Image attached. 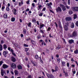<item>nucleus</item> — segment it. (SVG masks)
Here are the masks:
<instances>
[{"label": "nucleus", "instance_id": "obj_48", "mask_svg": "<svg viewBox=\"0 0 78 78\" xmlns=\"http://www.w3.org/2000/svg\"><path fill=\"white\" fill-rule=\"evenodd\" d=\"M45 9L46 8L45 7H44L43 9L42 10V11H45Z\"/></svg>", "mask_w": 78, "mask_h": 78}, {"label": "nucleus", "instance_id": "obj_50", "mask_svg": "<svg viewBox=\"0 0 78 78\" xmlns=\"http://www.w3.org/2000/svg\"><path fill=\"white\" fill-rule=\"evenodd\" d=\"M71 61L72 62H73V61H74V60L73 59V58H71Z\"/></svg>", "mask_w": 78, "mask_h": 78}, {"label": "nucleus", "instance_id": "obj_21", "mask_svg": "<svg viewBox=\"0 0 78 78\" xmlns=\"http://www.w3.org/2000/svg\"><path fill=\"white\" fill-rule=\"evenodd\" d=\"M58 25L59 27H60L61 28H62V26H61V22H60V21H58Z\"/></svg>", "mask_w": 78, "mask_h": 78}, {"label": "nucleus", "instance_id": "obj_56", "mask_svg": "<svg viewBox=\"0 0 78 78\" xmlns=\"http://www.w3.org/2000/svg\"><path fill=\"white\" fill-rule=\"evenodd\" d=\"M12 54L13 55V56H16V55L14 52L13 53H12Z\"/></svg>", "mask_w": 78, "mask_h": 78}, {"label": "nucleus", "instance_id": "obj_38", "mask_svg": "<svg viewBox=\"0 0 78 78\" xmlns=\"http://www.w3.org/2000/svg\"><path fill=\"white\" fill-rule=\"evenodd\" d=\"M42 6L41 5H38V8H39V9H41V7H42Z\"/></svg>", "mask_w": 78, "mask_h": 78}, {"label": "nucleus", "instance_id": "obj_7", "mask_svg": "<svg viewBox=\"0 0 78 78\" xmlns=\"http://www.w3.org/2000/svg\"><path fill=\"white\" fill-rule=\"evenodd\" d=\"M65 19L66 21H70L72 20V17H68L66 18Z\"/></svg>", "mask_w": 78, "mask_h": 78}, {"label": "nucleus", "instance_id": "obj_53", "mask_svg": "<svg viewBox=\"0 0 78 78\" xmlns=\"http://www.w3.org/2000/svg\"><path fill=\"white\" fill-rule=\"evenodd\" d=\"M50 30H51V28H50V27H49L47 31H50Z\"/></svg>", "mask_w": 78, "mask_h": 78}, {"label": "nucleus", "instance_id": "obj_49", "mask_svg": "<svg viewBox=\"0 0 78 78\" xmlns=\"http://www.w3.org/2000/svg\"><path fill=\"white\" fill-rule=\"evenodd\" d=\"M5 7L4 6H3L2 7V10L3 11V9H5Z\"/></svg>", "mask_w": 78, "mask_h": 78}, {"label": "nucleus", "instance_id": "obj_8", "mask_svg": "<svg viewBox=\"0 0 78 78\" xmlns=\"http://www.w3.org/2000/svg\"><path fill=\"white\" fill-rule=\"evenodd\" d=\"M48 8L49 9H51V5H52V3L51 2H50V3H47V4Z\"/></svg>", "mask_w": 78, "mask_h": 78}, {"label": "nucleus", "instance_id": "obj_14", "mask_svg": "<svg viewBox=\"0 0 78 78\" xmlns=\"http://www.w3.org/2000/svg\"><path fill=\"white\" fill-rule=\"evenodd\" d=\"M70 27L71 28H73L75 27V26L74 25V23H71V24Z\"/></svg>", "mask_w": 78, "mask_h": 78}, {"label": "nucleus", "instance_id": "obj_2", "mask_svg": "<svg viewBox=\"0 0 78 78\" xmlns=\"http://www.w3.org/2000/svg\"><path fill=\"white\" fill-rule=\"evenodd\" d=\"M68 25L69 24L66 23V24L64 26V28L66 31H67V30H69L68 27H67V26H68Z\"/></svg>", "mask_w": 78, "mask_h": 78}, {"label": "nucleus", "instance_id": "obj_4", "mask_svg": "<svg viewBox=\"0 0 78 78\" xmlns=\"http://www.w3.org/2000/svg\"><path fill=\"white\" fill-rule=\"evenodd\" d=\"M77 36V33L75 31H74L72 35H71V37H75Z\"/></svg>", "mask_w": 78, "mask_h": 78}, {"label": "nucleus", "instance_id": "obj_18", "mask_svg": "<svg viewBox=\"0 0 78 78\" xmlns=\"http://www.w3.org/2000/svg\"><path fill=\"white\" fill-rule=\"evenodd\" d=\"M14 73L16 75H17L18 74L19 72H18V71H17V70H15L14 71Z\"/></svg>", "mask_w": 78, "mask_h": 78}, {"label": "nucleus", "instance_id": "obj_3", "mask_svg": "<svg viewBox=\"0 0 78 78\" xmlns=\"http://www.w3.org/2000/svg\"><path fill=\"white\" fill-rule=\"evenodd\" d=\"M56 11L57 12H62V9H61V8L59 7H58V8H56Z\"/></svg>", "mask_w": 78, "mask_h": 78}, {"label": "nucleus", "instance_id": "obj_1", "mask_svg": "<svg viewBox=\"0 0 78 78\" xmlns=\"http://www.w3.org/2000/svg\"><path fill=\"white\" fill-rule=\"evenodd\" d=\"M59 6L60 7H61V8H62V11H66V7L64 5H63L62 4H60L59 5Z\"/></svg>", "mask_w": 78, "mask_h": 78}, {"label": "nucleus", "instance_id": "obj_31", "mask_svg": "<svg viewBox=\"0 0 78 78\" xmlns=\"http://www.w3.org/2000/svg\"><path fill=\"white\" fill-rule=\"evenodd\" d=\"M26 32H27V30H26V29H24L23 30V33H24V34H26Z\"/></svg>", "mask_w": 78, "mask_h": 78}, {"label": "nucleus", "instance_id": "obj_20", "mask_svg": "<svg viewBox=\"0 0 78 78\" xmlns=\"http://www.w3.org/2000/svg\"><path fill=\"white\" fill-rule=\"evenodd\" d=\"M32 22H34V23H36V19L34 18L32 19Z\"/></svg>", "mask_w": 78, "mask_h": 78}, {"label": "nucleus", "instance_id": "obj_15", "mask_svg": "<svg viewBox=\"0 0 78 78\" xmlns=\"http://www.w3.org/2000/svg\"><path fill=\"white\" fill-rule=\"evenodd\" d=\"M17 67H18V69H22V67L20 65H19L17 66Z\"/></svg>", "mask_w": 78, "mask_h": 78}, {"label": "nucleus", "instance_id": "obj_25", "mask_svg": "<svg viewBox=\"0 0 78 78\" xmlns=\"http://www.w3.org/2000/svg\"><path fill=\"white\" fill-rule=\"evenodd\" d=\"M58 70V66H55V72H56Z\"/></svg>", "mask_w": 78, "mask_h": 78}, {"label": "nucleus", "instance_id": "obj_27", "mask_svg": "<svg viewBox=\"0 0 78 78\" xmlns=\"http://www.w3.org/2000/svg\"><path fill=\"white\" fill-rule=\"evenodd\" d=\"M62 66H64V65L65 64V62L62 61Z\"/></svg>", "mask_w": 78, "mask_h": 78}, {"label": "nucleus", "instance_id": "obj_59", "mask_svg": "<svg viewBox=\"0 0 78 78\" xmlns=\"http://www.w3.org/2000/svg\"><path fill=\"white\" fill-rule=\"evenodd\" d=\"M16 12H15V11L13 12V14H14V15H16V14H17V13H16Z\"/></svg>", "mask_w": 78, "mask_h": 78}, {"label": "nucleus", "instance_id": "obj_58", "mask_svg": "<svg viewBox=\"0 0 78 78\" xmlns=\"http://www.w3.org/2000/svg\"><path fill=\"white\" fill-rule=\"evenodd\" d=\"M52 72H55V70H54V69H52L51 70Z\"/></svg>", "mask_w": 78, "mask_h": 78}, {"label": "nucleus", "instance_id": "obj_40", "mask_svg": "<svg viewBox=\"0 0 78 78\" xmlns=\"http://www.w3.org/2000/svg\"><path fill=\"white\" fill-rule=\"evenodd\" d=\"M70 0H68V4L69 5H70Z\"/></svg>", "mask_w": 78, "mask_h": 78}, {"label": "nucleus", "instance_id": "obj_60", "mask_svg": "<svg viewBox=\"0 0 78 78\" xmlns=\"http://www.w3.org/2000/svg\"><path fill=\"white\" fill-rule=\"evenodd\" d=\"M32 6H33V7H34L35 6V5H34V3H33L32 4Z\"/></svg>", "mask_w": 78, "mask_h": 78}, {"label": "nucleus", "instance_id": "obj_13", "mask_svg": "<svg viewBox=\"0 0 78 78\" xmlns=\"http://www.w3.org/2000/svg\"><path fill=\"white\" fill-rule=\"evenodd\" d=\"M69 44H72V43H74V40H70L69 41Z\"/></svg>", "mask_w": 78, "mask_h": 78}, {"label": "nucleus", "instance_id": "obj_33", "mask_svg": "<svg viewBox=\"0 0 78 78\" xmlns=\"http://www.w3.org/2000/svg\"><path fill=\"white\" fill-rule=\"evenodd\" d=\"M6 10L7 11H9V8L8 7H7L6 8Z\"/></svg>", "mask_w": 78, "mask_h": 78}, {"label": "nucleus", "instance_id": "obj_19", "mask_svg": "<svg viewBox=\"0 0 78 78\" xmlns=\"http://www.w3.org/2000/svg\"><path fill=\"white\" fill-rule=\"evenodd\" d=\"M3 50V46L0 44V51H2Z\"/></svg>", "mask_w": 78, "mask_h": 78}, {"label": "nucleus", "instance_id": "obj_34", "mask_svg": "<svg viewBox=\"0 0 78 78\" xmlns=\"http://www.w3.org/2000/svg\"><path fill=\"white\" fill-rule=\"evenodd\" d=\"M25 51L26 52L28 51V50H29V48H25Z\"/></svg>", "mask_w": 78, "mask_h": 78}, {"label": "nucleus", "instance_id": "obj_11", "mask_svg": "<svg viewBox=\"0 0 78 78\" xmlns=\"http://www.w3.org/2000/svg\"><path fill=\"white\" fill-rule=\"evenodd\" d=\"M11 61H12V62H15L16 61V58H14V57H12L11 58Z\"/></svg>", "mask_w": 78, "mask_h": 78}, {"label": "nucleus", "instance_id": "obj_57", "mask_svg": "<svg viewBox=\"0 0 78 78\" xmlns=\"http://www.w3.org/2000/svg\"><path fill=\"white\" fill-rule=\"evenodd\" d=\"M11 52H12V53H14V51L12 49H11Z\"/></svg>", "mask_w": 78, "mask_h": 78}, {"label": "nucleus", "instance_id": "obj_47", "mask_svg": "<svg viewBox=\"0 0 78 78\" xmlns=\"http://www.w3.org/2000/svg\"><path fill=\"white\" fill-rule=\"evenodd\" d=\"M76 25L77 26V27H78V21H77L76 22Z\"/></svg>", "mask_w": 78, "mask_h": 78}, {"label": "nucleus", "instance_id": "obj_6", "mask_svg": "<svg viewBox=\"0 0 78 78\" xmlns=\"http://www.w3.org/2000/svg\"><path fill=\"white\" fill-rule=\"evenodd\" d=\"M47 76L48 78H54V76L53 75L51 74H49L48 73L47 74Z\"/></svg>", "mask_w": 78, "mask_h": 78}, {"label": "nucleus", "instance_id": "obj_9", "mask_svg": "<svg viewBox=\"0 0 78 78\" xmlns=\"http://www.w3.org/2000/svg\"><path fill=\"white\" fill-rule=\"evenodd\" d=\"M73 11H78V7H73Z\"/></svg>", "mask_w": 78, "mask_h": 78}, {"label": "nucleus", "instance_id": "obj_41", "mask_svg": "<svg viewBox=\"0 0 78 78\" xmlns=\"http://www.w3.org/2000/svg\"><path fill=\"white\" fill-rule=\"evenodd\" d=\"M35 57L36 59H39V56L37 55H36Z\"/></svg>", "mask_w": 78, "mask_h": 78}, {"label": "nucleus", "instance_id": "obj_24", "mask_svg": "<svg viewBox=\"0 0 78 78\" xmlns=\"http://www.w3.org/2000/svg\"><path fill=\"white\" fill-rule=\"evenodd\" d=\"M57 60L58 62V63H59V62H61V59H60V58L57 59Z\"/></svg>", "mask_w": 78, "mask_h": 78}, {"label": "nucleus", "instance_id": "obj_12", "mask_svg": "<svg viewBox=\"0 0 78 78\" xmlns=\"http://www.w3.org/2000/svg\"><path fill=\"white\" fill-rule=\"evenodd\" d=\"M2 67L3 69H6L8 67V66L6 64H4L2 66Z\"/></svg>", "mask_w": 78, "mask_h": 78}, {"label": "nucleus", "instance_id": "obj_30", "mask_svg": "<svg viewBox=\"0 0 78 78\" xmlns=\"http://www.w3.org/2000/svg\"><path fill=\"white\" fill-rule=\"evenodd\" d=\"M74 53H75V54H78V50L76 49V51H74Z\"/></svg>", "mask_w": 78, "mask_h": 78}, {"label": "nucleus", "instance_id": "obj_32", "mask_svg": "<svg viewBox=\"0 0 78 78\" xmlns=\"http://www.w3.org/2000/svg\"><path fill=\"white\" fill-rule=\"evenodd\" d=\"M11 21L12 22H14V21H15V18H12L11 19Z\"/></svg>", "mask_w": 78, "mask_h": 78}, {"label": "nucleus", "instance_id": "obj_35", "mask_svg": "<svg viewBox=\"0 0 78 78\" xmlns=\"http://www.w3.org/2000/svg\"><path fill=\"white\" fill-rule=\"evenodd\" d=\"M3 63V61H0V66H1L2 65V64Z\"/></svg>", "mask_w": 78, "mask_h": 78}, {"label": "nucleus", "instance_id": "obj_52", "mask_svg": "<svg viewBox=\"0 0 78 78\" xmlns=\"http://www.w3.org/2000/svg\"><path fill=\"white\" fill-rule=\"evenodd\" d=\"M67 66L68 67H69V63H67Z\"/></svg>", "mask_w": 78, "mask_h": 78}, {"label": "nucleus", "instance_id": "obj_61", "mask_svg": "<svg viewBox=\"0 0 78 78\" xmlns=\"http://www.w3.org/2000/svg\"><path fill=\"white\" fill-rule=\"evenodd\" d=\"M42 15H43L42 13H41L39 14V16H42Z\"/></svg>", "mask_w": 78, "mask_h": 78}, {"label": "nucleus", "instance_id": "obj_55", "mask_svg": "<svg viewBox=\"0 0 78 78\" xmlns=\"http://www.w3.org/2000/svg\"><path fill=\"white\" fill-rule=\"evenodd\" d=\"M1 44H3V43H4V41L3 40H1Z\"/></svg>", "mask_w": 78, "mask_h": 78}, {"label": "nucleus", "instance_id": "obj_46", "mask_svg": "<svg viewBox=\"0 0 78 78\" xmlns=\"http://www.w3.org/2000/svg\"><path fill=\"white\" fill-rule=\"evenodd\" d=\"M65 75L66 76H68V73H65Z\"/></svg>", "mask_w": 78, "mask_h": 78}, {"label": "nucleus", "instance_id": "obj_28", "mask_svg": "<svg viewBox=\"0 0 78 78\" xmlns=\"http://www.w3.org/2000/svg\"><path fill=\"white\" fill-rule=\"evenodd\" d=\"M69 14L71 15L73 14V12L72 10H69Z\"/></svg>", "mask_w": 78, "mask_h": 78}, {"label": "nucleus", "instance_id": "obj_51", "mask_svg": "<svg viewBox=\"0 0 78 78\" xmlns=\"http://www.w3.org/2000/svg\"><path fill=\"white\" fill-rule=\"evenodd\" d=\"M72 72H73V74H75L76 73V71H73V70H72Z\"/></svg>", "mask_w": 78, "mask_h": 78}, {"label": "nucleus", "instance_id": "obj_17", "mask_svg": "<svg viewBox=\"0 0 78 78\" xmlns=\"http://www.w3.org/2000/svg\"><path fill=\"white\" fill-rule=\"evenodd\" d=\"M4 17L5 19H7L8 18V15L6 13L4 14Z\"/></svg>", "mask_w": 78, "mask_h": 78}, {"label": "nucleus", "instance_id": "obj_26", "mask_svg": "<svg viewBox=\"0 0 78 78\" xmlns=\"http://www.w3.org/2000/svg\"><path fill=\"white\" fill-rule=\"evenodd\" d=\"M4 49H6L7 48V46L6 45L4 44L3 46Z\"/></svg>", "mask_w": 78, "mask_h": 78}, {"label": "nucleus", "instance_id": "obj_62", "mask_svg": "<svg viewBox=\"0 0 78 78\" xmlns=\"http://www.w3.org/2000/svg\"><path fill=\"white\" fill-rule=\"evenodd\" d=\"M8 7H9L10 6V4L9 3L7 4Z\"/></svg>", "mask_w": 78, "mask_h": 78}, {"label": "nucleus", "instance_id": "obj_63", "mask_svg": "<svg viewBox=\"0 0 78 78\" xmlns=\"http://www.w3.org/2000/svg\"><path fill=\"white\" fill-rule=\"evenodd\" d=\"M49 10L50 11V12H51L52 13H54V12H53V11L51 10L50 9Z\"/></svg>", "mask_w": 78, "mask_h": 78}, {"label": "nucleus", "instance_id": "obj_64", "mask_svg": "<svg viewBox=\"0 0 78 78\" xmlns=\"http://www.w3.org/2000/svg\"><path fill=\"white\" fill-rule=\"evenodd\" d=\"M56 57H57V58H59V55H56Z\"/></svg>", "mask_w": 78, "mask_h": 78}, {"label": "nucleus", "instance_id": "obj_39", "mask_svg": "<svg viewBox=\"0 0 78 78\" xmlns=\"http://www.w3.org/2000/svg\"><path fill=\"white\" fill-rule=\"evenodd\" d=\"M33 66H36V65H37V63H36V62H34V63H33Z\"/></svg>", "mask_w": 78, "mask_h": 78}, {"label": "nucleus", "instance_id": "obj_16", "mask_svg": "<svg viewBox=\"0 0 78 78\" xmlns=\"http://www.w3.org/2000/svg\"><path fill=\"white\" fill-rule=\"evenodd\" d=\"M8 52L7 51H4L3 52V55H6L8 54Z\"/></svg>", "mask_w": 78, "mask_h": 78}, {"label": "nucleus", "instance_id": "obj_54", "mask_svg": "<svg viewBox=\"0 0 78 78\" xmlns=\"http://www.w3.org/2000/svg\"><path fill=\"white\" fill-rule=\"evenodd\" d=\"M34 32H35V33H36V31H37V30H36V29L35 28L34 29Z\"/></svg>", "mask_w": 78, "mask_h": 78}, {"label": "nucleus", "instance_id": "obj_22", "mask_svg": "<svg viewBox=\"0 0 78 78\" xmlns=\"http://www.w3.org/2000/svg\"><path fill=\"white\" fill-rule=\"evenodd\" d=\"M44 27V24H43L41 25H40V29H42V27Z\"/></svg>", "mask_w": 78, "mask_h": 78}, {"label": "nucleus", "instance_id": "obj_43", "mask_svg": "<svg viewBox=\"0 0 78 78\" xmlns=\"http://www.w3.org/2000/svg\"><path fill=\"white\" fill-rule=\"evenodd\" d=\"M66 8H67V9H70V7L67 5H66Z\"/></svg>", "mask_w": 78, "mask_h": 78}, {"label": "nucleus", "instance_id": "obj_44", "mask_svg": "<svg viewBox=\"0 0 78 78\" xmlns=\"http://www.w3.org/2000/svg\"><path fill=\"white\" fill-rule=\"evenodd\" d=\"M24 47H28V45L26 44H24Z\"/></svg>", "mask_w": 78, "mask_h": 78}, {"label": "nucleus", "instance_id": "obj_42", "mask_svg": "<svg viewBox=\"0 0 78 78\" xmlns=\"http://www.w3.org/2000/svg\"><path fill=\"white\" fill-rule=\"evenodd\" d=\"M30 40H31V38H30L26 39V40L27 41H30Z\"/></svg>", "mask_w": 78, "mask_h": 78}, {"label": "nucleus", "instance_id": "obj_23", "mask_svg": "<svg viewBox=\"0 0 78 78\" xmlns=\"http://www.w3.org/2000/svg\"><path fill=\"white\" fill-rule=\"evenodd\" d=\"M73 18L74 19H75L77 18V15L76 14H74V15Z\"/></svg>", "mask_w": 78, "mask_h": 78}, {"label": "nucleus", "instance_id": "obj_29", "mask_svg": "<svg viewBox=\"0 0 78 78\" xmlns=\"http://www.w3.org/2000/svg\"><path fill=\"white\" fill-rule=\"evenodd\" d=\"M19 3L20 6H21V4H22V5L23 4V2L22 1H21V2H19Z\"/></svg>", "mask_w": 78, "mask_h": 78}, {"label": "nucleus", "instance_id": "obj_45", "mask_svg": "<svg viewBox=\"0 0 78 78\" xmlns=\"http://www.w3.org/2000/svg\"><path fill=\"white\" fill-rule=\"evenodd\" d=\"M40 32L41 33H42V34H44V31H43V30H40Z\"/></svg>", "mask_w": 78, "mask_h": 78}, {"label": "nucleus", "instance_id": "obj_10", "mask_svg": "<svg viewBox=\"0 0 78 78\" xmlns=\"http://www.w3.org/2000/svg\"><path fill=\"white\" fill-rule=\"evenodd\" d=\"M11 67H12V69H16V65L13 63L12 64H11Z\"/></svg>", "mask_w": 78, "mask_h": 78}, {"label": "nucleus", "instance_id": "obj_36", "mask_svg": "<svg viewBox=\"0 0 78 78\" xmlns=\"http://www.w3.org/2000/svg\"><path fill=\"white\" fill-rule=\"evenodd\" d=\"M31 42L32 43V44H34V43H36V42H35V41L32 40H31Z\"/></svg>", "mask_w": 78, "mask_h": 78}, {"label": "nucleus", "instance_id": "obj_5", "mask_svg": "<svg viewBox=\"0 0 78 78\" xmlns=\"http://www.w3.org/2000/svg\"><path fill=\"white\" fill-rule=\"evenodd\" d=\"M1 73L2 76H3L4 73L6 74V71L3 70V69H1Z\"/></svg>", "mask_w": 78, "mask_h": 78}, {"label": "nucleus", "instance_id": "obj_37", "mask_svg": "<svg viewBox=\"0 0 78 78\" xmlns=\"http://www.w3.org/2000/svg\"><path fill=\"white\" fill-rule=\"evenodd\" d=\"M31 24V23H29L28 24V27H30Z\"/></svg>", "mask_w": 78, "mask_h": 78}]
</instances>
